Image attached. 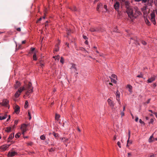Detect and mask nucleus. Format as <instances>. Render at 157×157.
Returning a JSON list of instances; mask_svg holds the SVG:
<instances>
[{
  "instance_id": "f257e3e1",
  "label": "nucleus",
  "mask_w": 157,
  "mask_h": 157,
  "mask_svg": "<svg viewBox=\"0 0 157 157\" xmlns=\"http://www.w3.org/2000/svg\"><path fill=\"white\" fill-rule=\"evenodd\" d=\"M126 12L128 17L132 20L136 18V15H134L132 9L131 8L128 7L126 9Z\"/></svg>"
},
{
  "instance_id": "f03ea898",
  "label": "nucleus",
  "mask_w": 157,
  "mask_h": 157,
  "mask_svg": "<svg viewBox=\"0 0 157 157\" xmlns=\"http://www.w3.org/2000/svg\"><path fill=\"white\" fill-rule=\"evenodd\" d=\"M25 88L24 90H26L27 92L26 93V95H29L28 93H32L33 92V88L32 86V84L30 82H29L26 87L24 86Z\"/></svg>"
},
{
  "instance_id": "7ed1b4c3",
  "label": "nucleus",
  "mask_w": 157,
  "mask_h": 157,
  "mask_svg": "<svg viewBox=\"0 0 157 157\" xmlns=\"http://www.w3.org/2000/svg\"><path fill=\"white\" fill-rule=\"evenodd\" d=\"M25 89V88L24 87H20L15 93L14 94L15 97L16 98H18L20 95L21 92Z\"/></svg>"
},
{
  "instance_id": "20e7f679",
  "label": "nucleus",
  "mask_w": 157,
  "mask_h": 157,
  "mask_svg": "<svg viewBox=\"0 0 157 157\" xmlns=\"http://www.w3.org/2000/svg\"><path fill=\"white\" fill-rule=\"evenodd\" d=\"M27 125L25 124H23L22 125L21 127V130L22 131V134L23 135L24 134L25 132L27 131Z\"/></svg>"
},
{
  "instance_id": "39448f33",
  "label": "nucleus",
  "mask_w": 157,
  "mask_h": 157,
  "mask_svg": "<svg viewBox=\"0 0 157 157\" xmlns=\"http://www.w3.org/2000/svg\"><path fill=\"white\" fill-rule=\"evenodd\" d=\"M8 103L9 101L8 100L5 99L3 100L2 102L1 103V104L3 106L8 107V108H9L10 106L8 105Z\"/></svg>"
},
{
  "instance_id": "423d86ee",
  "label": "nucleus",
  "mask_w": 157,
  "mask_h": 157,
  "mask_svg": "<svg viewBox=\"0 0 157 157\" xmlns=\"http://www.w3.org/2000/svg\"><path fill=\"white\" fill-rule=\"evenodd\" d=\"M134 9L135 10V12L134 13V14L136 15V17L139 15H140L141 14V12L139 9L136 7H135L134 8Z\"/></svg>"
},
{
  "instance_id": "0eeeda50",
  "label": "nucleus",
  "mask_w": 157,
  "mask_h": 157,
  "mask_svg": "<svg viewBox=\"0 0 157 157\" xmlns=\"http://www.w3.org/2000/svg\"><path fill=\"white\" fill-rule=\"evenodd\" d=\"M10 145H4L0 147V149L2 151H6L9 147Z\"/></svg>"
},
{
  "instance_id": "6e6552de",
  "label": "nucleus",
  "mask_w": 157,
  "mask_h": 157,
  "mask_svg": "<svg viewBox=\"0 0 157 157\" xmlns=\"http://www.w3.org/2000/svg\"><path fill=\"white\" fill-rule=\"evenodd\" d=\"M107 102L109 105L112 107H113L114 105V103L113 101H112L110 99H108L107 100Z\"/></svg>"
},
{
  "instance_id": "1a4fd4ad",
  "label": "nucleus",
  "mask_w": 157,
  "mask_h": 157,
  "mask_svg": "<svg viewBox=\"0 0 157 157\" xmlns=\"http://www.w3.org/2000/svg\"><path fill=\"white\" fill-rule=\"evenodd\" d=\"M17 154V153L15 151H10L8 154V156L12 157V156H14Z\"/></svg>"
},
{
  "instance_id": "9d476101",
  "label": "nucleus",
  "mask_w": 157,
  "mask_h": 157,
  "mask_svg": "<svg viewBox=\"0 0 157 157\" xmlns=\"http://www.w3.org/2000/svg\"><path fill=\"white\" fill-rule=\"evenodd\" d=\"M119 6V2H116L115 3L114 5V7L115 9L117 11H118Z\"/></svg>"
},
{
  "instance_id": "9b49d317",
  "label": "nucleus",
  "mask_w": 157,
  "mask_h": 157,
  "mask_svg": "<svg viewBox=\"0 0 157 157\" xmlns=\"http://www.w3.org/2000/svg\"><path fill=\"white\" fill-rule=\"evenodd\" d=\"M155 77L154 76L151 77V78H149L147 80V82L148 83H151L155 80Z\"/></svg>"
},
{
  "instance_id": "f8f14e48",
  "label": "nucleus",
  "mask_w": 157,
  "mask_h": 157,
  "mask_svg": "<svg viewBox=\"0 0 157 157\" xmlns=\"http://www.w3.org/2000/svg\"><path fill=\"white\" fill-rule=\"evenodd\" d=\"M72 66L70 68V69L74 72H75L77 71V69L76 68V67H75V65L74 64H71Z\"/></svg>"
},
{
  "instance_id": "ddd939ff",
  "label": "nucleus",
  "mask_w": 157,
  "mask_h": 157,
  "mask_svg": "<svg viewBox=\"0 0 157 157\" xmlns=\"http://www.w3.org/2000/svg\"><path fill=\"white\" fill-rule=\"evenodd\" d=\"M144 3L148 2L149 5H151L153 2V0H142Z\"/></svg>"
},
{
  "instance_id": "4468645a",
  "label": "nucleus",
  "mask_w": 157,
  "mask_h": 157,
  "mask_svg": "<svg viewBox=\"0 0 157 157\" xmlns=\"http://www.w3.org/2000/svg\"><path fill=\"white\" fill-rule=\"evenodd\" d=\"M20 111V108L17 106L16 105L14 109V112L17 114H18L19 113Z\"/></svg>"
},
{
  "instance_id": "2eb2a0df",
  "label": "nucleus",
  "mask_w": 157,
  "mask_h": 157,
  "mask_svg": "<svg viewBox=\"0 0 157 157\" xmlns=\"http://www.w3.org/2000/svg\"><path fill=\"white\" fill-rule=\"evenodd\" d=\"M21 83L18 81H16V83L14 85V87L15 89L21 86Z\"/></svg>"
},
{
  "instance_id": "dca6fc26",
  "label": "nucleus",
  "mask_w": 157,
  "mask_h": 157,
  "mask_svg": "<svg viewBox=\"0 0 157 157\" xmlns=\"http://www.w3.org/2000/svg\"><path fill=\"white\" fill-rule=\"evenodd\" d=\"M127 87L128 89V91L130 93H132V86L130 85H128L127 86Z\"/></svg>"
},
{
  "instance_id": "f3484780",
  "label": "nucleus",
  "mask_w": 157,
  "mask_h": 157,
  "mask_svg": "<svg viewBox=\"0 0 157 157\" xmlns=\"http://www.w3.org/2000/svg\"><path fill=\"white\" fill-rule=\"evenodd\" d=\"M144 21L145 23L148 26H150L151 25L150 22L146 18H144Z\"/></svg>"
},
{
  "instance_id": "a211bd4d",
  "label": "nucleus",
  "mask_w": 157,
  "mask_h": 157,
  "mask_svg": "<svg viewBox=\"0 0 157 157\" xmlns=\"http://www.w3.org/2000/svg\"><path fill=\"white\" fill-rule=\"evenodd\" d=\"M95 30H97L95 31V32H102L103 31L101 29L100 27H96L95 28Z\"/></svg>"
},
{
  "instance_id": "6ab92c4d",
  "label": "nucleus",
  "mask_w": 157,
  "mask_h": 157,
  "mask_svg": "<svg viewBox=\"0 0 157 157\" xmlns=\"http://www.w3.org/2000/svg\"><path fill=\"white\" fill-rule=\"evenodd\" d=\"M132 144V140H130L129 139H128L127 141V147H129L131 144Z\"/></svg>"
},
{
  "instance_id": "aec40b11",
  "label": "nucleus",
  "mask_w": 157,
  "mask_h": 157,
  "mask_svg": "<svg viewBox=\"0 0 157 157\" xmlns=\"http://www.w3.org/2000/svg\"><path fill=\"white\" fill-rule=\"evenodd\" d=\"M60 139H61V140L64 142H67L68 140V139L64 137L61 138Z\"/></svg>"
},
{
  "instance_id": "412c9836",
  "label": "nucleus",
  "mask_w": 157,
  "mask_h": 157,
  "mask_svg": "<svg viewBox=\"0 0 157 157\" xmlns=\"http://www.w3.org/2000/svg\"><path fill=\"white\" fill-rule=\"evenodd\" d=\"M14 137V133H12L10 135L8 139L9 140V141H10V140H11Z\"/></svg>"
},
{
  "instance_id": "4be33fe9",
  "label": "nucleus",
  "mask_w": 157,
  "mask_h": 157,
  "mask_svg": "<svg viewBox=\"0 0 157 157\" xmlns=\"http://www.w3.org/2000/svg\"><path fill=\"white\" fill-rule=\"evenodd\" d=\"M147 9V6H144L141 9L142 11L144 13L146 12V10Z\"/></svg>"
},
{
  "instance_id": "5701e85b",
  "label": "nucleus",
  "mask_w": 157,
  "mask_h": 157,
  "mask_svg": "<svg viewBox=\"0 0 157 157\" xmlns=\"http://www.w3.org/2000/svg\"><path fill=\"white\" fill-rule=\"evenodd\" d=\"M129 3L128 1H126L125 2V5L126 6V7L127 9L128 7L131 8V7L129 6Z\"/></svg>"
},
{
  "instance_id": "b1692460",
  "label": "nucleus",
  "mask_w": 157,
  "mask_h": 157,
  "mask_svg": "<svg viewBox=\"0 0 157 157\" xmlns=\"http://www.w3.org/2000/svg\"><path fill=\"white\" fill-rule=\"evenodd\" d=\"M153 134H152L151 136L148 140V141L149 143L152 142L153 141Z\"/></svg>"
},
{
  "instance_id": "393cba45",
  "label": "nucleus",
  "mask_w": 157,
  "mask_h": 157,
  "mask_svg": "<svg viewBox=\"0 0 157 157\" xmlns=\"http://www.w3.org/2000/svg\"><path fill=\"white\" fill-rule=\"evenodd\" d=\"M89 30L92 32H95L97 30H95V28L94 27H91L90 29Z\"/></svg>"
},
{
  "instance_id": "a878e982",
  "label": "nucleus",
  "mask_w": 157,
  "mask_h": 157,
  "mask_svg": "<svg viewBox=\"0 0 157 157\" xmlns=\"http://www.w3.org/2000/svg\"><path fill=\"white\" fill-rule=\"evenodd\" d=\"M116 98H120V93L118 90H117L116 92Z\"/></svg>"
},
{
  "instance_id": "bb28decb",
  "label": "nucleus",
  "mask_w": 157,
  "mask_h": 157,
  "mask_svg": "<svg viewBox=\"0 0 157 157\" xmlns=\"http://www.w3.org/2000/svg\"><path fill=\"white\" fill-rule=\"evenodd\" d=\"M5 131L8 132H10L11 131V128L9 127H7Z\"/></svg>"
},
{
  "instance_id": "cd10ccee",
  "label": "nucleus",
  "mask_w": 157,
  "mask_h": 157,
  "mask_svg": "<svg viewBox=\"0 0 157 157\" xmlns=\"http://www.w3.org/2000/svg\"><path fill=\"white\" fill-rule=\"evenodd\" d=\"M21 134V133H18L17 134H16L15 136V138H19L20 137Z\"/></svg>"
},
{
  "instance_id": "c85d7f7f",
  "label": "nucleus",
  "mask_w": 157,
  "mask_h": 157,
  "mask_svg": "<svg viewBox=\"0 0 157 157\" xmlns=\"http://www.w3.org/2000/svg\"><path fill=\"white\" fill-rule=\"evenodd\" d=\"M40 139L42 140H44L45 139V136L44 135H42L40 136Z\"/></svg>"
},
{
  "instance_id": "c756f323",
  "label": "nucleus",
  "mask_w": 157,
  "mask_h": 157,
  "mask_svg": "<svg viewBox=\"0 0 157 157\" xmlns=\"http://www.w3.org/2000/svg\"><path fill=\"white\" fill-rule=\"evenodd\" d=\"M102 4L101 3H99L98 4L97 7V10H98V9L100 8Z\"/></svg>"
},
{
  "instance_id": "7c9ffc66",
  "label": "nucleus",
  "mask_w": 157,
  "mask_h": 157,
  "mask_svg": "<svg viewBox=\"0 0 157 157\" xmlns=\"http://www.w3.org/2000/svg\"><path fill=\"white\" fill-rule=\"evenodd\" d=\"M110 79H111V81L112 82H113L114 83H116L117 81L115 79L113 78H110Z\"/></svg>"
},
{
  "instance_id": "2f4dec72",
  "label": "nucleus",
  "mask_w": 157,
  "mask_h": 157,
  "mask_svg": "<svg viewBox=\"0 0 157 157\" xmlns=\"http://www.w3.org/2000/svg\"><path fill=\"white\" fill-rule=\"evenodd\" d=\"M33 59L34 60H36L37 59V58L36 57V54H35V53L33 55Z\"/></svg>"
},
{
  "instance_id": "473e14b6",
  "label": "nucleus",
  "mask_w": 157,
  "mask_h": 157,
  "mask_svg": "<svg viewBox=\"0 0 157 157\" xmlns=\"http://www.w3.org/2000/svg\"><path fill=\"white\" fill-rule=\"evenodd\" d=\"M28 106V102L27 101H26L25 103V107L26 108Z\"/></svg>"
},
{
  "instance_id": "72a5a7b5",
  "label": "nucleus",
  "mask_w": 157,
  "mask_h": 157,
  "mask_svg": "<svg viewBox=\"0 0 157 157\" xmlns=\"http://www.w3.org/2000/svg\"><path fill=\"white\" fill-rule=\"evenodd\" d=\"M70 9H71V10L74 11H76L77 10V9L75 6H73V8H70Z\"/></svg>"
},
{
  "instance_id": "f704fd0d",
  "label": "nucleus",
  "mask_w": 157,
  "mask_h": 157,
  "mask_svg": "<svg viewBox=\"0 0 157 157\" xmlns=\"http://www.w3.org/2000/svg\"><path fill=\"white\" fill-rule=\"evenodd\" d=\"M60 116L59 115L56 114V115L55 118L56 119H58L60 117Z\"/></svg>"
},
{
  "instance_id": "c9c22d12",
  "label": "nucleus",
  "mask_w": 157,
  "mask_h": 157,
  "mask_svg": "<svg viewBox=\"0 0 157 157\" xmlns=\"http://www.w3.org/2000/svg\"><path fill=\"white\" fill-rule=\"evenodd\" d=\"M60 62L62 64H63L64 63V59L62 57H61V59H60Z\"/></svg>"
},
{
  "instance_id": "e433bc0d",
  "label": "nucleus",
  "mask_w": 157,
  "mask_h": 157,
  "mask_svg": "<svg viewBox=\"0 0 157 157\" xmlns=\"http://www.w3.org/2000/svg\"><path fill=\"white\" fill-rule=\"evenodd\" d=\"M140 42L143 45H146L147 44L146 42L143 40H141Z\"/></svg>"
},
{
  "instance_id": "4c0bfd02",
  "label": "nucleus",
  "mask_w": 157,
  "mask_h": 157,
  "mask_svg": "<svg viewBox=\"0 0 157 157\" xmlns=\"http://www.w3.org/2000/svg\"><path fill=\"white\" fill-rule=\"evenodd\" d=\"M2 116V120L5 119L7 117L6 115H4V116Z\"/></svg>"
},
{
  "instance_id": "58836bf2",
  "label": "nucleus",
  "mask_w": 157,
  "mask_h": 157,
  "mask_svg": "<svg viewBox=\"0 0 157 157\" xmlns=\"http://www.w3.org/2000/svg\"><path fill=\"white\" fill-rule=\"evenodd\" d=\"M53 135L54 136L56 137L58 136V134L57 133H55V132H53Z\"/></svg>"
},
{
  "instance_id": "ea45409f",
  "label": "nucleus",
  "mask_w": 157,
  "mask_h": 157,
  "mask_svg": "<svg viewBox=\"0 0 157 157\" xmlns=\"http://www.w3.org/2000/svg\"><path fill=\"white\" fill-rule=\"evenodd\" d=\"M28 115L29 117V119L30 120L31 118V114L29 112L28 113Z\"/></svg>"
},
{
  "instance_id": "a19ab883",
  "label": "nucleus",
  "mask_w": 157,
  "mask_h": 157,
  "mask_svg": "<svg viewBox=\"0 0 157 157\" xmlns=\"http://www.w3.org/2000/svg\"><path fill=\"white\" fill-rule=\"evenodd\" d=\"M59 56H56V57L55 59V60H57L58 61H59Z\"/></svg>"
},
{
  "instance_id": "79ce46f5",
  "label": "nucleus",
  "mask_w": 157,
  "mask_h": 157,
  "mask_svg": "<svg viewBox=\"0 0 157 157\" xmlns=\"http://www.w3.org/2000/svg\"><path fill=\"white\" fill-rule=\"evenodd\" d=\"M121 117H122L124 116V111H122L121 112Z\"/></svg>"
},
{
  "instance_id": "37998d69",
  "label": "nucleus",
  "mask_w": 157,
  "mask_h": 157,
  "mask_svg": "<svg viewBox=\"0 0 157 157\" xmlns=\"http://www.w3.org/2000/svg\"><path fill=\"white\" fill-rule=\"evenodd\" d=\"M137 77L138 78H143V75L140 74V75L137 76Z\"/></svg>"
},
{
  "instance_id": "c03bdc74",
  "label": "nucleus",
  "mask_w": 157,
  "mask_h": 157,
  "mask_svg": "<svg viewBox=\"0 0 157 157\" xmlns=\"http://www.w3.org/2000/svg\"><path fill=\"white\" fill-rule=\"evenodd\" d=\"M117 144L120 148L121 147V143L120 142L118 141L117 143Z\"/></svg>"
},
{
  "instance_id": "a18cd8bd",
  "label": "nucleus",
  "mask_w": 157,
  "mask_h": 157,
  "mask_svg": "<svg viewBox=\"0 0 157 157\" xmlns=\"http://www.w3.org/2000/svg\"><path fill=\"white\" fill-rule=\"evenodd\" d=\"M128 139H130V131L129 130H128Z\"/></svg>"
},
{
  "instance_id": "49530a36",
  "label": "nucleus",
  "mask_w": 157,
  "mask_h": 157,
  "mask_svg": "<svg viewBox=\"0 0 157 157\" xmlns=\"http://www.w3.org/2000/svg\"><path fill=\"white\" fill-rule=\"evenodd\" d=\"M111 77L112 78H117V76L115 75H111Z\"/></svg>"
},
{
  "instance_id": "de8ad7c7",
  "label": "nucleus",
  "mask_w": 157,
  "mask_h": 157,
  "mask_svg": "<svg viewBox=\"0 0 157 157\" xmlns=\"http://www.w3.org/2000/svg\"><path fill=\"white\" fill-rule=\"evenodd\" d=\"M154 121V119L152 118H151L150 119V123L152 124L153 122Z\"/></svg>"
},
{
  "instance_id": "09e8293b",
  "label": "nucleus",
  "mask_w": 157,
  "mask_h": 157,
  "mask_svg": "<svg viewBox=\"0 0 157 157\" xmlns=\"http://www.w3.org/2000/svg\"><path fill=\"white\" fill-rule=\"evenodd\" d=\"M150 157H155V155H154V154H151L150 156H149Z\"/></svg>"
},
{
  "instance_id": "8fccbe9b",
  "label": "nucleus",
  "mask_w": 157,
  "mask_h": 157,
  "mask_svg": "<svg viewBox=\"0 0 157 157\" xmlns=\"http://www.w3.org/2000/svg\"><path fill=\"white\" fill-rule=\"evenodd\" d=\"M139 122L141 124H143L144 123V122L141 119L139 120Z\"/></svg>"
},
{
  "instance_id": "3c124183",
  "label": "nucleus",
  "mask_w": 157,
  "mask_h": 157,
  "mask_svg": "<svg viewBox=\"0 0 157 157\" xmlns=\"http://www.w3.org/2000/svg\"><path fill=\"white\" fill-rule=\"evenodd\" d=\"M138 119H139V118H138V117H136V118L135 120V121L136 122H137L138 121Z\"/></svg>"
},
{
  "instance_id": "603ef678",
  "label": "nucleus",
  "mask_w": 157,
  "mask_h": 157,
  "mask_svg": "<svg viewBox=\"0 0 157 157\" xmlns=\"http://www.w3.org/2000/svg\"><path fill=\"white\" fill-rule=\"evenodd\" d=\"M150 100H151L150 99H149L147 101L146 103L147 104H148L150 102Z\"/></svg>"
},
{
  "instance_id": "864d4df0",
  "label": "nucleus",
  "mask_w": 157,
  "mask_h": 157,
  "mask_svg": "<svg viewBox=\"0 0 157 157\" xmlns=\"http://www.w3.org/2000/svg\"><path fill=\"white\" fill-rule=\"evenodd\" d=\"M83 38L85 39H87V37L86 36H83Z\"/></svg>"
},
{
  "instance_id": "5fc2aeb1",
  "label": "nucleus",
  "mask_w": 157,
  "mask_h": 157,
  "mask_svg": "<svg viewBox=\"0 0 157 157\" xmlns=\"http://www.w3.org/2000/svg\"><path fill=\"white\" fill-rule=\"evenodd\" d=\"M116 100L118 102L120 101V98H116Z\"/></svg>"
},
{
  "instance_id": "6e6d98bb",
  "label": "nucleus",
  "mask_w": 157,
  "mask_h": 157,
  "mask_svg": "<svg viewBox=\"0 0 157 157\" xmlns=\"http://www.w3.org/2000/svg\"><path fill=\"white\" fill-rule=\"evenodd\" d=\"M42 20V18H40L39 20L36 21V23H38V21H41Z\"/></svg>"
},
{
  "instance_id": "4d7b16f0",
  "label": "nucleus",
  "mask_w": 157,
  "mask_h": 157,
  "mask_svg": "<svg viewBox=\"0 0 157 157\" xmlns=\"http://www.w3.org/2000/svg\"><path fill=\"white\" fill-rule=\"evenodd\" d=\"M31 51H33L35 50V48H31Z\"/></svg>"
},
{
  "instance_id": "13d9d810",
  "label": "nucleus",
  "mask_w": 157,
  "mask_h": 157,
  "mask_svg": "<svg viewBox=\"0 0 157 157\" xmlns=\"http://www.w3.org/2000/svg\"><path fill=\"white\" fill-rule=\"evenodd\" d=\"M17 30L18 31H21V29L20 28H18L17 29Z\"/></svg>"
},
{
  "instance_id": "bf43d9fd",
  "label": "nucleus",
  "mask_w": 157,
  "mask_h": 157,
  "mask_svg": "<svg viewBox=\"0 0 157 157\" xmlns=\"http://www.w3.org/2000/svg\"><path fill=\"white\" fill-rule=\"evenodd\" d=\"M136 43H137V44H138V45H140V44H139V43H138L139 42V41L137 39H136Z\"/></svg>"
},
{
  "instance_id": "052dcab7",
  "label": "nucleus",
  "mask_w": 157,
  "mask_h": 157,
  "mask_svg": "<svg viewBox=\"0 0 157 157\" xmlns=\"http://www.w3.org/2000/svg\"><path fill=\"white\" fill-rule=\"evenodd\" d=\"M18 123V121H14V123L16 124H17Z\"/></svg>"
},
{
  "instance_id": "680f3d73",
  "label": "nucleus",
  "mask_w": 157,
  "mask_h": 157,
  "mask_svg": "<svg viewBox=\"0 0 157 157\" xmlns=\"http://www.w3.org/2000/svg\"><path fill=\"white\" fill-rule=\"evenodd\" d=\"M25 42H26L25 40H23V41H22V44H24L25 43Z\"/></svg>"
},
{
  "instance_id": "e2e57ef3",
  "label": "nucleus",
  "mask_w": 157,
  "mask_h": 157,
  "mask_svg": "<svg viewBox=\"0 0 157 157\" xmlns=\"http://www.w3.org/2000/svg\"><path fill=\"white\" fill-rule=\"evenodd\" d=\"M131 116L132 117V118L133 119L134 118V116L131 113Z\"/></svg>"
},
{
  "instance_id": "0e129e2a",
  "label": "nucleus",
  "mask_w": 157,
  "mask_h": 157,
  "mask_svg": "<svg viewBox=\"0 0 157 157\" xmlns=\"http://www.w3.org/2000/svg\"><path fill=\"white\" fill-rule=\"evenodd\" d=\"M116 138H117V137H116V136L115 135L114 136V137H113V139H114V140H116Z\"/></svg>"
},
{
  "instance_id": "69168bd1",
  "label": "nucleus",
  "mask_w": 157,
  "mask_h": 157,
  "mask_svg": "<svg viewBox=\"0 0 157 157\" xmlns=\"http://www.w3.org/2000/svg\"><path fill=\"white\" fill-rule=\"evenodd\" d=\"M104 8H105V9L106 10V9H107V6L106 5H104Z\"/></svg>"
},
{
  "instance_id": "338daca9",
  "label": "nucleus",
  "mask_w": 157,
  "mask_h": 157,
  "mask_svg": "<svg viewBox=\"0 0 157 157\" xmlns=\"http://www.w3.org/2000/svg\"><path fill=\"white\" fill-rule=\"evenodd\" d=\"M40 66H41V67H42L43 66H44V64H43V63H40Z\"/></svg>"
},
{
  "instance_id": "774afa93",
  "label": "nucleus",
  "mask_w": 157,
  "mask_h": 157,
  "mask_svg": "<svg viewBox=\"0 0 157 157\" xmlns=\"http://www.w3.org/2000/svg\"><path fill=\"white\" fill-rule=\"evenodd\" d=\"M154 114H155L156 117L157 118V113H154Z\"/></svg>"
}]
</instances>
